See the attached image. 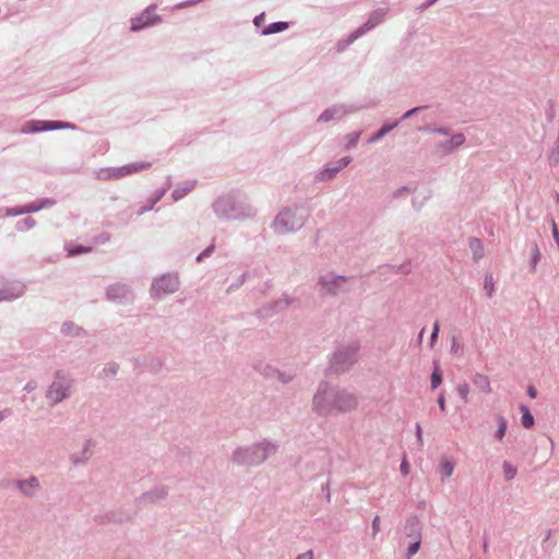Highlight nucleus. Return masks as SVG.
Here are the masks:
<instances>
[{
    "label": "nucleus",
    "mask_w": 559,
    "mask_h": 559,
    "mask_svg": "<svg viewBox=\"0 0 559 559\" xmlns=\"http://www.w3.org/2000/svg\"><path fill=\"white\" fill-rule=\"evenodd\" d=\"M297 559H313V554H312V551H307V552L298 556Z\"/></svg>",
    "instance_id": "nucleus-32"
},
{
    "label": "nucleus",
    "mask_w": 559,
    "mask_h": 559,
    "mask_svg": "<svg viewBox=\"0 0 559 559\" xmlns=\"http://www.w3.org/2000/svg\"><path fill=\"white\" fill-rule=\"evenodd\" d=\"M395 127V124H386V126H383L381 128V130L383 131L384 134H386L388 132H390L393 128Z\"/></svg>",
    "instance_id": "nucleus-33"
},
{
    "label": "nucleus",
    "mask_w": 559,
    "mask_h": 559,
    "mask_svg": "<svg viewBox=\"0 0 559 559\" xmlns=\"http://www.w3.org/2000/svg\"><path fill=\"white\" fill-rule=\"evenodd\" d=\"M440 469L443 476L450 477L454 471V464L448 460L443 461L440 465Z\"/></svg>",
    "instance_id": "nucleus-13"
},
{
    "label": "nucleus",
    "mask_w": 559,
    "mask_h": 559,
    "mask_svg": "<svg viewBox=\"0 0 559 559\" xmlns=\"http://www.w3.org/2000/svg\"><path fill=\"white\" fill-rule=\"evenodd\" d=\"M450 142H451V147L460 146L464 143V136H463V134H456V135L452 136Z\"/></svg>",
    "instance_id": "nucleus-22"
},
{
    "label": "nucleus",
    "mask_w": 559,
    "mask_h": 559,
    "mask_svg": "<svg viewBox=\"0 0 559 559\" xmlns=\"http://www.w3.org/2000/svg\"><path fill=\"white\" fill-rule=\"evenodd\" d=\"M475 382L477 384H479L485 392L489 393L491 391V388H490V384H489V381H488L487 377L477 376V379H476Z\"/></svg>",
    "instance_id": "nucleus-18"
},
{
    "label": "nucleus",
    "mask_w": 559,
    "mask_h": 559,
    "mask_svg": "<svg viewBox=\"0 0 559 559\" xmlns=\"http://www.w3.org/2000/svg\"><path fill=\"white\" fill-rule=\"evenodd\" d=\"M20 487L26 495H32L34 489L38 487V481L36 478H32L29 481L21 483Z\"/></svg>",
    "instance_id": "nucleus-11"
},
{
    "label": "nucleus",
    "mask_w": 559,
    "mask_h": 559,
    "mask_svg": "<svg viewBox=\"0 0 559 559\" xmlns=\"http://www.w3.org/2000/svg\"><path fill=\"white\" fill-rule=\"evenodd\" d=\"M416 110H417V108H414V109H412V110H408V111L403 116V118H407V117L412 116Z\"/></svg>",
    "instance_id": "nucleus-37"
},
{
    "label": "nucleus",
    "mask_w": 559,
    "mask_h": 559,
    "mask_svg": "<svg viewBox=\"0 0 559 559\" xmlns=\"http://www.w3.org/2000/svg\"><path fill=\"white\" fill-rule=\"evenodd\" d=\"M438 405L441 412L445 411V399L443 393H441L438 397Z\"/></svg>",
    "instance_id": "nucleus-26"
},
{
    "label": "nucleus",
    "mask_w": 559,
    "mask_h": 559,
    "mask_svg": "<svg viewBox=\"0 0 559 559\" xmlns=\"http://www.w3.org/2000/svg\"><path fill=\"white\" fill-rule=\"evenodd\" d=\"M350 162L349 157H344L340 162H337V166L334 168H326L320 173V179H330L332 178L336 173H338L341 169L346 167Z\"/></svg>",
    "instance_id": "nucleus-8"
},
{
    "label": "nucleus",
    "mask_w": 559,
    "mask_h": 559,
    "mask_svg": "<svg viewBox=\"0 0 559 559\" xmlns=\"http://www.w3.org/2000/svg\"><path fill=\"white\" fill-rule=\"evenodd\" d=\"M254 22H255V24H258V22H261V19L257 17V19H254Z\"/></svg>",
    "instance_id": "nucleus-41"
},
{
    "label": "nucleus",
    "mask_w": 559,
    "mask_h": 559,
    "mask_svg": "<svg viewBox=\"0 0 559 559\" xmlns=\"http://www.w3.org/2000/svg\"><path fill=\"white\" fill-rule=\"evenodd\" d=\"M300 226L301 222L296 219L295 214L289 210L282 212L275 221V227L281 231L290 230Z\"/></svg>",
    "instance_id": "nucleus-4"
},
{
    "label": "nucleus",
    "mask_w": 559,
    "mask_h": 559,
    "mask_svg": "<svg viewBox=\"0 0 559 559\" xmlns=\"http://www.w3.org/2000/svg\"><path fill=\"white\" fill-rule=\"evenodd\" d=\"M503 474H504L506 479L510 480V479L514 478V476L516 475V468L514 466H512L511 463L504 462L503 463Z\"/></svg>",
    "instance_id": "nucleus-14"
},
{
    "label": "nucleus",
    "mask_w": 559,
    "mask_h": 559,
    "mask_svg": "<svg viewBox=\"0 0 559 559\" xmlns=\"http://www.w3.org/2000/svg\"><path fill=\"white\" fill-rule=\"evenodd\" d=\"M442 382V374L438 367L435 368L431 374V386L432 389H437Z\"/></svg>",
    "instance_id": "nucleus-15"
},
{
    "label": "nucleus",
    "mask_w": 559,
    "mask_h": 559,
    "mask_svg": "<svg viewBox=\"0 0 559 559\" xmlns=\"http://www.w3.org/2000/svg\"><path fill=\"white\" fill-rule=\"evenodd\" d=\"M439 330H440V325H439V322L436 321L435 324H433V330H432V333H431V346H433L435 342L437 341L438 338V334H439Z\"/></svg>",
    "instance_id": "nucleus-23"
},
{
    "label": "nucleus",
    "mask_w": 559,
    "mask_h": 559,
    "mask_svg": "<svg viewBox=\"0 0 559 559\" xmlns=\"http://www.w3.org/2000/svg\"><path fill=\"white\" fill-rule=\"evenodd\" d=\"M522 412V425L525 428H532L534 425V417L530 413L528 408L525 406H521Z\"/></svg>",
    "instance_id": "nucleus-10"
},
{
    "label": "nucleus",
    "mask_w": 559,
    "mask_h": 559,
    "mask_svg": "<svg viewBox=\"0 0 559 559\" xmlns=\"http://www.w3.org/2000/svg\"><path fill=\"white\" fill-rule=\"evenodd\" d=\"M474 242H475V243H477V245H479L478 239L473 240V242H472V243H474Z\"/></svg>",
    "instance_id": "nucleus-42"
},
{
    "label": "nucleus",
    "mask_w": 559,
    "mask_h": 559,
    "mask_svg": "<svg viewBox=\"0 0 559 559\" xmlns=\"http://www.w3.org/2000/svg\"><path fill=\"white\" fill-rule=\"evenodd\" d=\"M498 423H499V427H498V430L496 432V438L498 440H502V438L504 437L506 435V431H507V421L503 417H499L498 418Z\"/></svg>",
    "instance_id": "nucleus-16"
},
{
    "label": "nucleus",
    "mask_w": 559,
    "mask_h": 559,
    "mask_svg": "<svg viewBox=\"0 0 559 559\" xmlns=\"http://www.w3.org/2000/svg\"><path fill=\"white\" fill-rule=\"evenodd\" d=\"M346 282L347 281L344 277H337L331 283V285L325 281H322V285L326 286L328 292L336 294V288L342 287L344 284H346Z\"/></svg>",
    "instance_id": "nucleus-9"
},
{
    "label": "nucleus",
    "mask_w": 559,
    "mask_h": 559,
    "mask_svg": "<svg viewBox=\"0 0 559 559\" xmlns=\"http://www.w3.org/2000/svg\"><path fill=\"white\" fill-rule=\"evenodd\" d=\"M150 167H151L150 163H132V164H129V165H126V166L119 168L116 171L115 176L120 178V177H123L127 175L139 173V171H141L143 169H147Z\"/></svg>",
    "instance_id": "nucleus-7"
},
{
    "label": "nucleus",
    "mask_w": 559,
    "mask_h": 559,
    "mask_svg": "<svg viewBox=\"0 0 559 559\" xmlns=\"http://www.w3.org/2000/svg\"><path fill=\"white\" fill-rule=\"evenodd\" d=\"M385 134L383 133V131L380 129L372 138L369 139V142H373V141H377L379 139H381L382 136H384Z\"/></svg>",
    "instance_id": "nucleus-29"
},
{
    "label": "nucleus",
    "mask_w": 559,
    "mask_h": 559,
    "mask_svg": "<svg viewBox=\"0 0 559 559\" xmlns=\"http://www.w3.org/2000/svg\"><path fill=\"white\" fill-rule=\"evenodd\" d=\"M527 393H528V395H530L532 399H535V397H536V390H535V388L530 386V388H528Z\"/></svg>",
    "instance_id": "nucleus-34"
},
{
    "label": "nucleus",
    "mask_w": 559,
    "mask_h": 559,
    "mask_svg": "<svg viewBox=\"0 0 559 559\" xmlns=\"http://www.w3.org/2000/svg\"><path fill=\"white\" fill-rule=\"evenodd\" d=\"M88 249H85V248H82V247H78L75 249H71L70 250V254H78V253H81V252H87Z\"/></svg>",
    "instance_id": "nucleus-30"
},
{
    "label": "nucleus",
    "mask_w": 559,
    "mask_h": 559,
    "mask_svg": "<svg viewBox=\"0 0 559 559\" xmlns=\"http://www.w3.org/2000/svg\"><path fill=\"white\" fill-rule=\"evenodd\" d=\"M347 143H346V148H350V147H354L357 143H358V140H359V133L357 132H354V133H350L347 135Z\"/></svg>",
    "instance_id": "nucleus-19"
},
{
    "label": "nucleus",
    "mask_w": 559,
    "mask_h": 559,
    "mask_svg": "<svg viewBox=\"0 0 559 559\" xmlns=\"http://www.w3.org/2000/svg\"><path fill=\"white\" fill-rule=\"evenodd\" d=\"M69 386L66 382L58 380L53 382L47 393L48 400L55 404L66 397Z\"/></svg>",
    "instance_id": "nucleus-5"
},
{
    "label": "nucleus",
    "mask_w": 559,
    "mask_h": 559,
    "mask_svg": "<svg viewBox=\"0 0 559 559\" xmlns=\"http://www.w3.org/2000/svg\"><path fill=\"white\" fill-rule=\"evenodd\" d=\"M68 127H69V123L59 122V121H29L22 128V131L24 133H32V132L62 129V128H68Z\"/></svg>",
    "instance_id": "nucleus-3"
},
{
    "label": "nucleus",
    "mask_w": 559,
    "mask_h": 559,
    "mask_svg": "<svg viewBox=\"0 0 559 559\" xmlns=\"http://www.w3.org/2000/svg\"><path fill=\"white\" fill-rule=\"evenodd\" d=\"M287 28V23L285 22H277V23H272L267 26L266 29H264V34H272V33H277V32H282L284 29Z\"/></svg>",
    "instance_id": "nucleus-12"
},
{
    "label": "nucleus",
    "mask_w": 559,
    "mask_h": 559,
    "mask_svg": "<svg viewBox=\"0 0 559 559\" xmlns=\"http://www.w3.org/2000/svg\"><path fill=\"white\" fill-rule=\"evenodd\" d=\"M485 289L487 290L488 293V296L490 297L493 293V282H492V277H487L486 278V282H485Z\"/></svg>",
    "instance_id": "nucleus-24"
},
{
    "label": "nucleus",
    "mask_w": 559,
    "mask_h": 559,
    "mask_svg": "<svg viewBox=\"0 0 559 559\" xmlns=\"http://www.w3.org/2000/svg\"><path fill=\"white\" fill-rule=\"evenodd\" d=\"M178 280L174 276H163L153 284L152 292L155 296L160 297L164 294L174 293L178 289Z\"/></svg>",
    "instance_id": "nucleus-1"
},
{
    "label": "nucleus",
    "mask_w": 559,
    "mask_h": 559,
    "mask_svg": "<svg viewBox=\"0 0 559 559\" xmlns=\"http://www.w3.org/2000/svg\"><path fill=\"white\" fill-rule=\"evenodd\" d=\"M379 530H380V516L376 515L372 521L373 535H376L379 532Z\"/></svg>",
    "instance_id": "nucleus-25"
},
{
    "label": "nucleus",
    "mask_w": 559,
    "mask_h": 559,
    "mask_svg": "<svg viewBox=\"0 0 559 559\" xmlns=\"http://www.w3.org/2000/svg\"><path fill=\"white\" fill-rule=\"evenodd\" d=\"M356 399L347 393L338 395L335 401V406L341 412L352 411L356 407Z\"/></svg>",
    "instance_id": "nucleus-6"
},
{
    "label": "nucleus",
    "mask_w": 559,
    "mask_h": 559,
    "mask_svg": "<svg viewBox=\"0 0 559 559\" xmlns=\"http://www.w3.org/2000/svg\"><path fill=\"white\" fill-rule=\"evenodd\" d=\"M330 119V116L328 115V112H324L320 116L319 120H322V121H328Z\"/></svg>",
    "instance_id": "nucleus-36"
},
{
    "label": "nucleus",
    "mask_w": 559,
    "mask_h": 559,
    "mask_svg": "<svg viewBox=\"0 0 559 559\" xmlns=\"http://www.w3.org/2000/svg\"><path fill=\"white\" fill-rule=\"evenodd\" d=\"M254 22H255V24H258V22H261V19L257 17V19H254Z\"/></svg>",
    "instance_id": "nucleus-40"
},
{
    "label": "nucleus",
    "mask_w": 559,
    "mask_h": 559,
    "mask_svg": "<svg viewBox=\"0 0 559 559\" xmlns=\"http://www.w3.org/2000/svg\"><path fill=\"white\" fill-rule=\"evenodd\" d=\"M269 448H270V445H269V444H266L265 447H262V445H261V447H258V448H257V451H260V450H261L263 453H262L261 455H258V457H257V459H252V460H250V462H249V463H251V464H255V463H259V462L263 461V460L266 457V451L269 450Z\"/></svg>",
    "instance_id": "nucleus-20"
},
{
    "label": "nucleus",
    "mask_w": 559,
    "mask_h": 559,
    "mask_svg": "<svg viewBox=\"0 0 559 559\" xmlns=\"http://www.w3.org/2000/svg\"><path fill=\"white\" fill-rule=\"evenodd\" d=\"M401 471L404 475H407L409 473V466H408V463L407 462H403L401 464Z\"/></svg>",
    "instance_id": "nucleus-31"
},
{
    "label": "nucleus",
    "mask_w": 559,
    "mask_h": 559,
    "mask_svg": "<svg viewBox=\"0 0 559 559\" xmlns=\"http://www.w3.org/2000/svg\"><path fill=\"white\" fill-rule=\"evenodd\" d=\"M377 23H378V21H377V22H372V20H369V21L366 23V25H365V26H366L368 29H370V28H372Z\"/></svg>",
    "instance_id": "nucleus-35"
},
{
    "label": "nucleus",
    "mask_w": 559,
    "mask_h": 559,
    "mask_svg": "<svg viewBox=\"0 0 559 559\" xmlns=\"http://www.w3.org/2000/svg\"><path fill=\"white\" fill-rule=\"evenodd\" d=\"M552 235L559 248V230L555 222H552Z\"/></svg>",
    "instance_id": "nucleus-27"
},
{
    "label": "nucleus",
    "mask_w": 559,
    "mask_h": 559,
    "mask_svg": "<svg viewBox=\"0 0 559 559\" xmlns=\"http://www.w3.org/2000/svg\"><path fill=\"white\" fill-rule=\"evenodd\" d=\"M424 331H425V329H423V330L420 331L419 338H421V337H423Z\"/></svg>",
    "instance_id": "nucleus-39"
},
{
    "label": "nucleus",
    "mask_w": 559,
    "mask_h": 559,
    "mask_svg": "<svg viewBox=\"0 0 559 559\" xmlns=\"http://www.w3.org/2000/svg\"><path fill=\"white\" fill-rule=\"evenodd\" d=\"M457 392L465 403L468 402V394H469L468 384H466V383L460 384L457 386Z\"/></svg>",
    "instance_id": "nucleus-17"
},
{
    "label": "nucleus",
    "mask_w": 559,
    "mask_h": 559,
    "mask_svg": "<svg viewBox=\"0 0 559 559\" xmlns=\"http://www.w3.org/2000/svg\"><path fill=\"white\" fill-rule=\"evenodd\" d=\"M159 21V16L155 13V8H148L135 19L131 21V31L136 32L144 27L151 26Z\"/></svg>",
    "instance_id": "nucleus-2"
},
{
    "label": "nucleus",
    "mask_w": 559,
    "mask_h": 559,
    "mask_svg": "<svg viewBox=\"0 0 559 559\" xmlns=\"http://www.w3.org/2000/svg\"><path fill=\"white\" fill-rule=\"evenodd\" d=\"M416 435L420 444H423V430L419 424L416 425Z\"/></svg>",
    "instance_id": "nucleus-28"
},
{
    "label": "nucleus",
    "mask_w": 559,
    "mask_h": 559,
    "mask_svg": "<svg viewBox=\"0 0 559 559\" xmlns=\"http://www.w3.org/2000/svg\"><path fill=\"white\" fill-rule=\"evenodd\" d=\"M419 547H420V542L419 540L411 544L408 549H407V558L411 559L414 555H416L418 552V550H419Z\"/></svg>",
    "instance_id": "nucleus-21"
},
{
    "label": "nucleus",
    "mask_w": 559,
    "mask_h": 559,
    "mask_svg": "<svg viewBox=\"0 0 559 559\" xmlns=\"http://www.w3.org/2000/svg\"><path fill=\"white\" fill-rule=\"evenodd\" d=\"M319 399H320L319 396H316V397H314V403H316V405H319Z\"/></svg>",
    "instance_id": "nucleus-38"
}]
</instances>
